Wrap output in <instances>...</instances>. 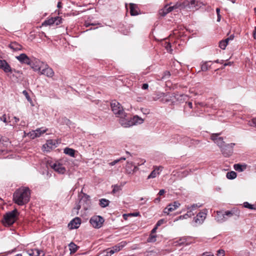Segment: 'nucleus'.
I'll return each instance as SVG.
<instances>
[{
	"label": "nucleus",
	"instance_id": "dca6fc26",
	"mask_svg": "<svg viewBox=\"0 0 256 256\" xmlns=\"http://www.w3.org/2000/svg\"><path fill=\"white\" fill-rule=\"evenodd\" d=\"M51 167L60 174H64L66 171V168L60 162L54 164Z\"/></svg>",
	"mask_w": 256,
	"mask_h": 256
},
{
	"label": "nucleus",
	"instance_id": "c85d7f7f",
	"mask_svg": "<svg viewBox=\"0 0 256 256\" xmlns=\"http://www.w3.org/2000/svg\"><path fill=\"white\" fill-rule=\"evenodd\" d=\"M211 62H205L201 65V70L203 72L207 71L210 67L211 65L209 64Z\"/></svg>",
	"mask_w": 256,
	"mask_h": 256
},
{
	"label": "nucleus",
	"instance_id": "1a4fd4ad",
	"mask_svg": "<svg viewBox=\"0 0 256 256\" xmlns=\"http://www.w3.org/2000/svg\"><path fill=\"white\" fill-rule=\"evenodd\" d=\"M220 134V133L212 134L210 136V138L220 148L226 144H225L224 142V141L223 138L222 137L219 136Z\"/></svg>",
	"mask_w": 256,
	"mask_h": 256
},
{
	"label": "nucleus",
	"instance_id": "79ce46f5",
	"mask_svg": "<svg viewBox=\"0 0 256 256\" xmlns=\"http://www.w3.org/2000/svg\"><path fill=\"white\" fill-rule=\"evenodd\" d=\"M22 94H24V95L26 96V100L28 101V102H30L32 100H31V98L28 92L26 90H24L23 92H22Z\"/></svg>",
	"mask_w": 256,
	"mask_h": 256
},
{
	"label": "nucleus",
	"instance_id": "774afa93",
	"mask_svg": "<svg viewBox=\"0 0 256 256\" xmlns=\"http://www.w3.org/2000/svg\"><path fill=\"white\" fill-rule=\"evenodd\" d=\"M232 64V62H230L224 64V67H225L226 66H231Z\"/></svg>",
	"mask_w": 256,
	"mask_h": 256
},
{
	"label": "nucleus",
	"instance_id": "bf43d9fd",
	"mask_svg": "<svg viewBox=\"0 0 256 256\" xmlns=\"http://www.w3.org/2000/svg\"><path fill=\"white\" fill-rule=\"evenodd\" d=\"M158 228L155 226L153 228V229L152 230L150 234H154L156 233Z\"/></svg>",
	"mask_w": 256,
	"mask_h": 256
},
{
	"label": "nucleus",
	"instance_id": "473e14b6",
	"mask_svg": "<svg viewBox=\"0 0 256 256\" xmlns=\"http://www.w3.org/2000/svg\"><path fill=\"white\" fill-rule=\"evenodd\" d=\"M237 176L236 173L234 171H231L228 172L226 174V178L229 180H233Z\"/></svg>",
	"mask_w": 256,
	"mask_h": 256
},
{
	"label": "nucleus",
	"instance_id": "aec40b11",
	"mask_svg": "<svg viewBox=\"0 0 256 256\" xmlns=\"http://www.w3.org/2000/svg\"><path fill=\"white\" fill-rule=\"evenodd\" d=\"M131 122H132V126L134 125H136L138 124H142L144 122V120L138 116L137 115L134 116L133 117L130 118Z\"/></svg>",
	"mask_w": 256,
	"mask_h": 256
},
{
	"label": "nucleus",
	"instance_id": "4be33fe9",
	"mask_svg": "<svg viewBox=\"0 0 256 256\" xmlns=\"http://www.w3.org/2000/svg\"><path fill=\"white\" fill-rule=\"evenodd\" d=\"M216 220L218 222L222 223L226 221L227 218L225 216L224 213L222 212H217Z\"/></svg>",
	"mask_w": 256,
	"mask_h": 256
},
{
	"label": "nucleus",
	"instance_id": "b1692460",
	"mask_svg": "<svg viewBox=\"0 0 256 256\" xmlns=\"http://www.w3.org/2000/svg\"><path fill=\"white\" fill-rule=\"evenodd\" d=\"M9 48L12 50L14 51H18L22 50V46L18 44V42H11L9 44Z\"/></svg>",
	"mask_w": 256,
	"mask_h": 256
},
{
	"label": "nucleus",
	"instance_id": "e433bc0d",
	"mask_svg": "<svg viewBox=\"0 0 256 256\" xmlns=\"http://www.w3.org/2000/svg\"><path fill=\"white\" fill-rule=\"evenodd\" d=\"M248 124L250 126L256 128V118H254L248 122Z\"/></svg>",
	"mask_w": 256,
	"mask_h": 256
},
{
	"label": "nucleus",
	"instance_id": "864d4df0",
	"mask_svg": "<svg viewBox=\"0 0 256 256\" xmlns=\"http://www.w3.org/2000/svg\"><path fill=\"white\" fill-rule=\"evenodd\" d=\"M186 208L187 210H191L192 212V210L197 208L196 207V206H193V204L190 206H186Z\"/></svg>",
	"mask_w": 256,
	"mask_h": 256
},
{
	"label": "nucleus",
	"instance_id": "9b49d317",
	"mask_svg": "<svg viewBox=\"0 0 256 256\" xmlns=\"http://www.w3.org/2000/svg\"><path fill=\"white\" fill-rule=\"evenodd\" d=\"M180 203L178 201H174L172 203L170 204L164 210V212L168 214L169 212L174 210L180 206Z\"/></svg>",
	"mask_w": 256,
	"mask_h": 256
},
{
	"label": "nucleus",
	"instance_id": "3c124183",
	"mask_svg": "<svg viewBox=\"0 0 256 256\" xmlns=\"http://www.w3.org/2000/svg\"><path fill=\"white\" fill-rule=\"evenodd\" d=\"M120 190V186H118L117 185H116L114 186V188L112 190V192L114 193H116V192H118Z\"/></svg>",
	"mask_w": 256,
	"mask_h": 256
},
{
	"label": "nucleus",
	"instance_id": "58836bf2",
	"mask_svg": "<svg viewBox=\"0 0 256 256\" xmlns=\"http://www.w3.org/2000/svg\"><path fill=\"white\" fill-rule=\"evenodd\" d=\"M171 44L170 42H166L164 47L168 52H171L172 50L171 48Z\"/></svg>",
	"mask_w": 256,
	"mask_h": 256
},
{
	"label": "nucleus",
	"instance_id": "a19ab883",
	"mask_svg": "<svg viewBox=\"0 0 256 256\" xmlns=\"http://www.w3.org/2000/svg\"><path fill=\"white\" fill-rule=\"evenodd\" d=\"M54 18H55L56 19V20L54 22V24H56V25H58L62 22V19L59 16H56L54 17Z\"/></svg>",
	"mask_w": 256,
	"mask_h": 256
},
{
	"label": "nucleus",
	"instance_id": "9d476101",
	"mask_svg": "<svg viewBox=\"0 0 256 256\" xmlns=\"http://www.w3.org/2000/svg\"><path fill=\"white\" fill-rule=\"evenodd\" d=\"M43 64L44 66H42L40 74L49 78L52 77L54 74L53 70L48 64Z\"/></svg>",
	"mask_w": 256,
	"mask_h": 256
},
{
	"label": "nucleus",
	"instance_id": "37998d69",
	"mask_svg": "<svg viewBox=\"0 0 256 256\" xmlns=\"http://www.w3.org/2000/svg\"><path fill=\"white\" fill-rule=\"evenodd\" d=\"M216 12L217 14V22H220L221 19V16L220 15V8H216Z\"/></svg>",
	"mask_w": 256,
	"mask_h": 256
},
{
	"label": "nucleus",
	"instance_id": "423d86ee",
	"mask_svg": "<svg viewBox=\"0 0 256 256\" xmlns=\"http://www.w3.org/2000/svg\"><path fill=\"white\" fill-rule=\"evenodd\" d=\"M104 222V218L100 216H94L90 220V224L96 228H101Z\"/></svg>",
	"mask_w": 256,
	"mask_h": 256
},
{
	"label": "nucleus",
	"instance_id": "c756f323",
	"mask_svg": "<svg viewBox=\"0 0 256 256\" xmlns=\"http://www.w3.org/2000/svg\"><path fill=\"white\" fill-rule=\"evenodd\" d=\"M56 20L55 18L54 17H52L46 20L42 24L44 26H50L54 24V22Z\"/></svg>",
	"mask_w": 256,
	"mask_h": 256
},
{
	"label": "nucleus",
	"instance_id": "f8f14e48",
	"mask_svg": "<svg viewBox=\"0 0 256 256\" xmlns=\"http://www.w3.org/2000/svg\"><path fill=\"white\" fill-rule=\"evenodd\" d=\"M119 118V123L124 128H130L132 126L130 118H128L126 114V116H120Z\"/></svg>",
	"mask_w": 256,
	"mask_h": 256
},
{
	"label": "nucleus",
	"instance_id": "ddd939ff",
	"mask_svg": "<svg viewBox=\"0 0 256 256\" xmlns=\"http://www.w3.org/2000/svg\"><path fill=\"white\" fill-rule=\"evenodd\" d=\"M16 58L22 64L32 65L31 60L25 54H22L18 56H16Z\"/></svg>",
	"mask_w": 256,
	"mask_h": 256
},
{
	"label": "nucleus",
	"instance_id": "f257e3e1",
	"mask_svg": "<svg viewBox=\"0 0 256 256\" xmlns=\"http://www.w3.org/2000/svg\"><path fill=\"white\" fill-rule=\"evenodd\" d=\"M30 190L28 187H22L17 190L14 194L13 198L14 202L19 206L27 204L30 200Z\"/></svg>",
	"mask_w": 256,
	"mask_h": 256
},
{
	"label": "nucleus",
	"instance_id": "f3484780",
	"mask_svg": "<svg viewBox=\"0 0 256 256\" xmlns=\"http://www.w3.org/2000/svg\"><path fill=\"white\" fill-rule=\"evenodd\" d=\"M176 8V6H168L166 5L164 8L160 10L159 14L162 16H164L167 14L171 12L173 10Z\"/></svg>",
	"mask_w": 256,
	"mask_h": 256
},
{
	"label": "nucleus",
	"instance_id": "5fc2aeb1",
	"mask_svg": "<svg viewBox=\"0 0 256 256\" xmlns=\"http://www.w3.org/2000/svg\"><path fill=\"white\" fill-rule=\"evenodd\" d=\"M48 146H50V148H52V146L53 144V142L52 140H49L47 141L46 144Z\"/></svg>",
	"mask_w": 256,
	"mask_h": 256
},
{
	"label": "nucleus",
	"instance_id": "4d7b16f0",
	"mask_svg": "<svg viewBox=\"0 0 256 256\" xmlns=\"http://www.w3.org/2000/svg\"><path fill=\"white\" fill-rule=\"evenodd\" d=\"M148 88V84H144L142 86V88L143 90H146Z\"/></svg>",
	"mask_w": 256,
	"mask_h": 256
},
{
	"label": "nucleus",
	"instance_id": "39448f33",
	"mask_svg": "<svg viewBox=\"0 0 256 256\" xmlns=\"http://www.w3.org/2000/svg\"><path fill=\"white\" fill-rule=\"evenodd\" d=\"M112 110L118 117L126 116V113L124 112L120 104L116 102L113 101L110 104Z\"/></svg>",
	"mask_w": 256,
	"mask_h": 256
},
{
	"label": "nucleus",
	"instance_id": "7c9ffc66",
	"mask_svg": "<svg viewBox=\"0 0 256 256\" xmlns=\"http://www.w3.org/2000/svg\"><path fill=\"white\" fill-rule=\"evenodd\" d=\"M68 247L70 254L76 252L78 248L75 244L72 242L68 244Z\"/></svg>",
	"mask_w": 256,
	"mask_h": 256
},
{
	"label": "nucleus",
	"instance_id": "6ab92c4d",
	"mask_svg": "<svg viewBox=\"0 0 256 256\" xmlns=\"http://www.w3.org/2000/svg\"><path fill=\"white\" fill-rule=\"evenodd\" d=\"M129 9L131 16H135L139 14L140 10L136 4L132 3L130 4Z\"/></svg>",
	"mask_w": 256,
	"mask_h": 256
},
{
	"label": "nucleus",
	"instance_id": "49530a36",
	"mask_svg": "<svg viewBox=\"0 0 256 256\" xmlns=\"http://www.w3.org/2000/svg\"><path fill=\"white\" fill-rule=\"evenodd\" d=\"M36 253L37 254V256H44V252L36 248Z\"/></svg>",
	"mask_w": 256,
	"mask_h": 256
},
{
	"label": "nucleus",
	"instance_id": "09e8293b",
	"mask_svg": "<svg viewBox=\"0 0 256 256\" xmlns=\"http://www.w3.org/2000/svg\"><path fill=\"white\" fill-rule=\"evenodd\" d=\"M120 162V160H116L112 162L108 163V164L110 166H114Z\"/></svg>",
	"mask_w": 256,
	"mask_h": 256
},
{
	"label": "nucleus",
	"instance_id": "6e6552de",
	"mask_svg": "<svg viewBox=\"0 0 256 256\" xmlns=\"http://www.w3.org/2000/svg\"><path fill=\"white\" fill-rule=\"evenodd\" d=\"M207 214V210H204L203 211L198 212L196 216L194 217L193 221L196 224V226L202 224L205 220Z\"/></svg>",
	"mask_w": 256,
	"mask_h": 256
},
{
	"label": "nucleus",
	"instance_id": "412c9836",
	"mask_svg": "<svg viewBox=\"0 0 256 256\" xmlns=\"http://www.w3.org/2000/svg\"><path fill=\"white\" fill-rule=\"evenodd\" d=\"M162 166H156L154 169L150 172V175L148 176V178H156L158 175L160 174L159 170H162Z\"/></svg>",
	"mask_w": 256,
	"mask_h": 256
},
{
	"label": "nucleus",
	"instance_id": "de8ad7c7",
	"mask_svg": "<svg viewBox=\"0 0 256 256\" xmlns=\"http://www.w3.org/2000/svg\"><path fill=\"white\" fill-rule=\"evenodd\" d=\"M216 254L218 256H224V251L223 250H219L217 251Z\"/></svg>",
	"mask_w": 256,
	"mask_h": 256
},
{
	"label": "nucleus",
	"instance_id": "6e6d98bb",
	"mask_svg": "<svg viewBox=\"0 0 256 256\" xmlns=\"http://www.w3.org/2000/svg\"><path fill=\"white\" fill-rule=\"evenodd\" d=\"M165 192H166V191L164 190V189L160 190L158 193V195L160 196H162Z\"/></svg>",
	"mask_w": 256,
	"mask_h": 256
},
{
	"label": "nucleus",
	"instance_id": "a878e982",
	"mask_svg": "<svg viewBox=\"0 0 256 256\" xmlns=\"http://www.w3.org/2000/svg\"><path fill=\"white\" fill-rule=\"evenodd\" d=\"M224 214H225L226 217V216L228 217H231L233 215H236V216H238L240 215V212L234 209L232 210L226 211L224 212Z\"/></svg>",
	"mask_w": 256,
	"mask_h": 256
},
{
	"label": "nucleus",
	"instance_id": "603ef678",
	"mask_svg": "<svg viewBox=\"0 0 256 256\" xmlns=\"http://www.w3.org/2000/svg\"><path fill=\"white\" fill-rule=\"evenodd\" d=\"M186 106H188L190 108H192V104L191 102H186V106H184V108H186Z\"/></svg>",
	"mask_w": 256,
	"mask_h": 256
},
{
	"label": "nucleus",
	"instance_id": "a211bd4d",
	"mask_svg": "<svg viewBox=\"0 0 256 256\" xmlns=\"http://www.w3.org/2000/svg\"><path fill=\"white\" fill-rule=\"evenodd\" d=\"M81 220L80 218L78 217H76L74 218L70 224H68V226L70 229L77 228L79 227L80 224Z\"/></svg>",
	"mask_w": 256,
	"mask_h": 256
},
{
	"label": "nucleus",
	"instance_id": "f03ea898",
	"mask_svg": "<svg viewBox=\"0 0 256 256\" xmlns=\"http://www.w3.org/2000/svg\"><path fill=\"white\" fill-rule=\"evenodd\" d=\"M78 198H80L79 202L74 208V210H76V214H79V210L81 208L86 212L89 210L91 206V201L89 196L84 194V196H81V194H79ZM84 213L85 212H84ZM84 214H80V216H82Z\"/></svg>",
	"mask_w": 256,
	"mask_h": 256
},
{
	"label": "nucleus",
	"instance_id": "338daca9",
	"mask_svg": "<svg viewBox=\"0 0 256 256\" xmlns=\"http://www.w3.org/2000/svg\"><path fill=\"white\" fill-rule=\"evenodd\" d=\"M57 7L58 8H62V3L60 2H58L57 4Z\"/></svg>",
	"mask_w": 256,
	"mask_h": 256
},
{
	"label": "nucleus",
	"instance_id": "f704fd0d",
	"mask_svg": "<svg viewBox=\"0 0 256 256\" xmlns=\"http://www.w3.org/2000/svg\"><path fill=\"white\" fill-rule=\"evenodd\" d=\"M156 240V235L155 234H150L149 237L147 239L148 242H154Z\"/></svg>",
	"mask_w": 256,
	"mask_h": 256
},
{
	"label": "nucleus",
	"instance_id": "a18cd8bd",
	"mask_svg": "<svg viewBox=\"0 0 256 256\" xmlns=\"http://www.w3.org/2000/svg\"><path fill=\"white\" fill-rule=\"evenodd\" d=\"M164 222L165 220L164 219H160L156 222L155 226L158 228V226H160L162 224H164Z\"/></svg>",
	"mask_w": 256,
	"mask_h": 256
},
{
	"label": "nucleus",
	"instance_id": "bb28decb",
	"mask_svg": "<svg viewBox=\"0 0 256 256\" xmlns=\"http://www.w3.org/2000/svg\"><path fill=\"white\" fill-rule=\"evenodd\" d=\"M194 215V214L193 213V212L191 210H190L185 214L182 215V216H178V218L176 219V220H179L186 219L188 218L192 217Z\"/></svg>",
	"mask_w": 256,
	"mask_h": 256
},
{
	"label": "nucleus",
	"instance_id": "680f3d73",
	"mask_svg": "<svg viewBox=\"0 0 256 256\" xmlns=\"http://www.w3.org/2000/svg\"><path fill=\"white\" fill-rule=\"evenodd\" d=\"M170 76V72L168 71H166L164 72V76L169 77Z\"/></svg>",
	"mask_w": 256,
	"mask_h": 256
},
{
	"label": "nucleus",
	"instance_id": "0eeeda50",
	"mask_svg": "<svg viewBox=\"0 0 256 256\" xmlns=\"http://www.w3.org/2000/svg\"><path fill=\"white\" fill-rule=\"evenodd\" d=\"M236 145L234 143L225 144L220 149L222 154L225 157H229L233 153V148Z\"/></svg>",
	"mask_w": 256,
	"mask_h": 256
},
{
	"label": "nucleus",
	"instance_id": "8fccbe9b",
	"mask_svg": "<svg viewBox=\"0 0 256 256\" xmlns=\"http://www.w3.org/2000/svg\"><path fill=\"white\" fill-rule=\"evenodd\" d=\"M201 256H214L211 252H204L202 254Z\"/></svg>",
	"mask_w": 256,
	"mask_h": 256
},
{
	"label": "nucleus",
	"instance_id": "72a5a7b5",
	"mask_svg": "<svg viewBox=\"0 0 256 256\" xmlns=\"http://www.w3.org/2000/svg\"><path fill=\"white\" fill-rule=\"evenodd\" d=\"M243 206L245 208H247L250 210H256V206L250 204L247 202H244L243 203Z\"/></svg>",
	"mask_w": 256,
	"mask_h": 256
},
{
	"label": "nucleus",
	"instance_id": "5701e85b",
	"mask_svg": "<svg viewBox=\"0 0 256 256\" xmlns=\"http://www.w3.org/2000/svg\"><path fill=\"white\" fill-rule=\"evenodd\" d=\"M46 129L42 130L41 128H37L36 130L32 131V134H31V136L32 138L36 137H39L42 134L46 132Z\"/></svg>",
	"mask_w": 256,
	"mask_h": 256
},
{
	"label": "nucleus",
	"instance_id": "13d9d810",
	"mask_svg": "<svg viewBox=\"0 0 256 256\" xmlns=\"http://www.w3.org/2000/svg\"><path fill=\"white\" fill-rule=\"evenodd\" d=\"M129 215L134 216H140V213L138 212H133V213H130Z\"/></svg>",
	"mask_w": 256,
	"mask_h": 256
},
{
	"label": "nucleus",
	"instance_id": "4468645a",
	"mask_svg": "<svg viewBox=\"0 0 256 256\" xmlns=\"http://www.w3.org/2000/svg\"><path fill=\"white\" fill-rule=\"evenodd\" d=\"M126 244V242L125 241L121 242L116 245L114 246L111 248H110L109 252L112 254L116 252L120 251L124 246Z\"/></svg>",
	"mask_w": 256,
	"mask_h": 256
},
{
	"label": "nucleus",
	"instance_id": "0e129e2a",
	"mask_svg": "<svg viewBox=\"0 0 256 256\" xmlns=\"http://www.w3.org/2000/svg\"><path fill=\"white\" fill-rule=\"evenodd\" d=\"M253 36L254 39H256V26L254 27V29L253 32Z\"/></svg>",
	"mask_w": 256,
	"mask_h": 256
},
{
	"label": "nucleus",
	"instance_id": "c9c22d12",
	"mask_svg": "<svg viewBox=\"0 0 256 256\" xmlns=\"http://www.w3.org/2000/svg\"><path fill=\"white\" fill-rule=\"evenodd\" d=\"M36 248L30 250L28 251V254L30 256H37V254L36 253Z\"/></svg>",
	"mask_w": 256,
	"mask_h": 256
},
{
	"label": "nucleus",
	"instance_id": "e2e57ef3",
	"mask_svg": "<svg viewBox=\"0 0 256 256\" xmlns=\"http://www.w3.org/2000/svg\"><path fill=\"white\" fill-rule=\"evenodd\" d=\"M1 120H2L4 122H6V116L5 114L2 116V118H1Z\"/></svg>",
	"mask_w": 256,
	"mask_h": 256
},
{
	"label": "nucleus",
	"instance_id": "7ed1b4c3",
	"mask_svg": "<svg viewBox=\"0 0 256 256\" xmlns=\"http://www.w3.org/2000/svg\"><path fill=\"white\" fill-rule=\"evenodd\" d=\"M203 6L202 2L196 0H186L180 5V8H186L190 11H194L198 10Z\"/></svg>",
	"mask_w": 256,
	"mask_h": 256
},
{
	"label": "nucleus",
	"instance_id": "cd10ccee",
	"mask_svg": "<svg viewBox=\"0 0 256 256\" xmlns=\"http://www.w3.org/2000/svg\"><path fill=\"white\" fill-rule=\"evenodd\" d=\"M75 150L72 148H66L64 149V153L72 157H75Z\"/></svg>",
	"mask_w": 256,
	"mask_h": 256
},
{
	"label": "nucleus",
	"instance_id": "2f4dec72",
	"mask_svg": "<svg viewBox=\"0 0 256 256\" xmlns=\"http://www.w3.org/2000/svg\"><path fill=\"white\" fill-rule=\"evenodd\" d=\"M110 201L105 198H102L100 200V205L102 208H106L108 206Z\"/></svg>",
	"mask_w": 256,
	"mask_h": 256
},
{
	"label": "nucleus",
	"instance_id": "2eb2a0df",
	"mask_svg": "<svg viewBox=\"0 0 256 256\" xmlns=\"http://www.w3.org/2000/svg\"><path fill=\"white\" fill-rule=\"evenodd\" d=\"M0 68L6 73H8L12 70V68L6 60L0 59Z\"/></svg>",
	"mask_w": 256,
	"mask_h": 256
},
{
	"label": "nucleus",
	"instance_id": "69168bd1",
	"mask_svg": "<svg viewBox=\"0 0 256 256\" xmlns=\"http://www.w3.org/2000/svg\"><path fill=\"white\" fill-rule=\"evenodd\" d=\"M196 206V208H200L202 206V204H193V206Z\"/></svg>",
	"mask_w": 256,
	"mask_h": 256
},
{
	"label": "nucleus",
	"instance_id": "20e7f679",
	"mask_svg": "<svg viewBox=\"0 0 256 256\" xmlns=\"http://www.w3.org/2000/svg\"><path fill=\"white\" fill-rule=\"evenodd\" d=\"M18 211L16 209L7 212L2 222L4 225H12L16 220V216L18 214Z\"/></svg>",
	"mask_w": 256,
	"mask_h": 256
},
{
	"label": "nucleus",
	"instance_id": "393cba45",
	"mask_svg": "<svg viewBox=\"0 0 256 256\" xmlns=\"http://www.w3.org/2000/svg\"><path fill=\"white\" fill-rule=\"evenodd\" d=\"M234 168L237 172H242L246 169V165L236 164H234Z\"/></svg>",
	"mask_w": 256,
	"mask_h": 256
},
{
	"label": "nucleus",
	"instance_id": "ea45409f",
	"mask_svg": "<svg viewBox=\"0 0 256 256\" xmlns=\"http://www.w3.org/2000/svg\"><path fill=\"white\" fill-rule=\"evenodd\" d=\"M30 66L34 69V70L35 71L40 72L42 68V66H34V64H32V65Z\"/></svg>",
	"mask_w": 256,
	"mask_h": 256
},
{
	"label": "nucleus",
	"instance_id": "4c0bfd02",
	"mask_svg": "<svg viewBox=\"0 0 256 256\" xmlns=\"http://www.w3.org/2000/svg\"><path fill=\"white\" fill-rule=\"evenodd\" d=\"M226 46L227 44H226V42H224L223 40L220 42L219 46L222 50H225Z\"/></svg>",
	"mask_w": 256,
	"mask_h": 256
},
{
	"label": "nucleus",
	"instance_id": "c03bdc74",
	"mask_svg": "<svg viewBox=\"0 0 256 256\" xmlns=\"http://www.w3.org/2000/svg\"><path fill=\"white\" fill-rule=\"evenodd\" d=\"M10 73L14 72L16 74L18 75V76L20 77V75L22 74V72L20 70H16V69H12L11 72H10Z\"/></svg>",
	"mask_w": 256,
	"mask_h": 256
},
{
	"label": "nucleus",
	"instance_id": "052dcab7",
	"mask_svg": "<svg viewBox=\"0 0 256 256\" xmlns=\"http://www.w3.org/2000/svg\"><path fill=\"white\" fill-rule=\"evenodd\" d=\"M138 168L137 166H134V168L132 170V172L134 173V172H136V171L138 170Z\"/></svg>",
	"mask_w": 256,
	"mask_h": 256
}]
</instances>
